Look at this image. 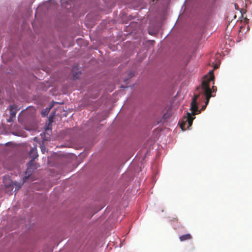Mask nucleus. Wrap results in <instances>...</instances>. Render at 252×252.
<instances>
[{
  "instance_id": "nucleus-10",
  "label": "nucleus",
  "mask_w": 252,
  "mask_h": 252,
  "mask_svg": "<svg viewBox=\"0 0 252 252\" xmlns=\"http://www.w3.org/2000/svg\"><path fill=\"white\" fill-rule=\"evenodd\" d=\"M49 122L50 123H52L53 122V117H50L49 118Z\"/></svg>"
},
{
  "instance_id": "nucleus-12",
  "label": "nucleus",
  "mask_w": 252,
  "mask_h": 252,
  "mask_svg": "<svg viewBox=\"0 0 252 252\" xmlns=\"http://www.w3.org/2000/svg\"><path fill=\"white\" fill-rule=\"evenodd\" d=\"M213 91H216L217 90V88L216 87L213 86Z\"/></svg>"
},
{
  "instance_id": "nucleus-15",
  "label": "nucleus",
  "mask_w": 252,
  "mask_h": 252,
  "mask_svg": "<svg viewBox=\"0 0 252 252\" xmlns=\"http://www.w3.org/2000/svg\"><path fill=\"white\" fill-rule=\"evenodd\" d=\"M7 179V178H6V177H4L3 180H4H4H6Z\"/></svg>"
},
{
  "instance_id": "nucleus-8",
  "label": "nucleus",
  "mask_w": 252,
  "mask_h": 252,
  "mask_svg": "<svg viewBox=\"0 0 252 252\" xmlns=\"http://www.w3.org/2000/svg\"><path fill=\"white\" fill-rule=\"evenodd\" d=\"M14 118V117H11V115H10L9 119H8L7 121L8 122L10 123L12 122Z\"/></svg>"
},
{
  "instance_id": "nucleus-7",
  "label": "nucleus",
  "mask_w": 252,
  "mask_h": 252,
  "mask_svg": "<svg viewBox=\"0 0 252 252\" xmlns=\"http://www.w3.org/2000/svg\"><path fill=\"white\" fill-rule=\"evenodd\" d=\"M81 74V72L80 71L77 72L73 74V78L74 79H76L78 77V75Z\"/></svg>"
},
{
  "instance_id": "nucleus-16",
  "label": "nucleus",
  "mask_w": 252,
  "mask_h": 252,
  "mask_svg": "<svg viewBox=\"0 0 252 252\" xmlns=\"http://www.w3.org/2000/svg\"><path fill=\"white\" fill-rule=\"evenodd\" d=\"M216 1V0H213V2H214Z\"/></svg>"
},
{
  "instance_id": "nucleus-6",
  "label": "nucleus",
  "mask_w": 252,
  "mask_h": 252,
  "mask_svg": "<svg viewBox=\"0 0 252 252\" xmlns=\"http://www.w3.org/2000/svg\"><path fill=\"white\" fill-rule=\"evenodd\" d=\"M50 109V108H47L44 110L42 111L41 112V115H42V117H45L46 115H47V114L49 112Z\"/></svg>"
},
{
  "instance_id": "nucleus-11",
  "label": "nucleus",
  "mask_w": 252,
  "mask_h": 252,
  "mask_svg": "<svg viewBox=\"0 0 252 252\" xmlns=\"http://www.w3.org/2000/svg\"><path fill=\"white\" fill-rule=\"evenodd\" d=\"M134 72H130V74H129L130 77H132L133 76H134Z\"/></svg>"
},
{
  "instance_id": "nucleus-5",
  "label": "nucleus",
  "mask_w": 252,
  "mask_h": 252,
  "mask_svg": "<svg viewBox=\"0 0 252 252\" xmlns=\"http://www.w3.org/2000/svg\"><path fill=\"white\" fill-rule=\"evenodd\" d=\"M192 239V236L190 234H186L181 235L179 237L180 241L183 242L187 240H189Z\"/></svg>"
},
{
  "instance_id": "nucleus-1",
  "label": "nucleus",
  "mask_w": 252,
  "mask_h": 252,
  "mask_svg": "<svg viewBox=\"0 0 252 252\" xmlns=\"http://www.w3.org/2000/svg\"><path fill=\"white\" fill-rule=\"evenodd\" d=\"M215 78V76L213 73V71H210L208 74L204 77L203 80L201 83V86L198 87L194 94L195 95H198L196 101L206 100L205 105L203 106L202 110L205 109L207 105L209 102V99L213 95L211 94L212 92L211 89L209 87V84L211 81H213Z\"/></svg>"
},
{
  "instance_id": "nucleus-2",
  "label": "nucleus",
  "mask_w": 252,
  "mask_h": 252,
  "mask_svg": "<svg viewBox=\"0 0 252 252\" xmlns=\"http://www.w3.org/2000/svg\"><path fill=\"white\" fill-rule=\"evenodd\" d=\"M198 96V95L196 94L192 98L190 108L191 113L187 112V116H184L180 122V127L183 130H186L187 128H189L192 124L193 120L195 119V112L198 110L197 104L196 103V99Z\"/></svg>"
},
{
  "instance_id": "nucleus-9",
  "label": "nucleus",
  "mask_w": 252,
  "mask_h": 252,
  "mask_svg": "<svg viewBox=\"0 0 252 252\" xmlns=\"http://www.w3.org/2000/svg\"><path fill=\"white\" fill-rule=\"evenodd\" d=\"M43 147H44V145L43 144L41 145L40 148H41V151L43 153H44V150H45V149H44V148H43Z\"/></svg>"
},
{
  "instance_id": "nucleus-4",
  "label": "nucleus",
  "mask_w": 252,
  "mask_h": 252,
  "mask_svg": "<svg viewBox=\"0 0 252 252\" xmlns=\"http://www.w3.org/2000/svg\"><path fill=\"white\" fill-rule=\"evenodd\" d=\"M9 111L11 115V117L15 118L16 114L17 111V106L15 105H12L10 106Z\"/></svg>"
},
{
  "instance_id": "nucleus-14",
  "label": "nucleus",
  "mask_w": 252,
  "mask_h": 252,
  "mask_svg": "<svg viewBox=\"0 0 252 252\" xmlns=\"http://www.w3.org/2000/svg\"><path fill=\"white\" fill-rule=\"evenodd\" d=\"M174 221H178L177 218H174Z\"/></svg>"
},
{
  "instance_id": "nucleus-13",
  "label": "nucleus",
  "mask_w": 252,
  "mask_h": 252,
  "mask_svg": "<svg viewBox=\"0 0 252 252\" xmlns=\"http://www.w3.org/2000/svg\"><path fill=\"white\" fill-rule=\"evenodd\" d=\"M235 8L237 9L238 7V6L237 5V4H235Z\"/></svg>"
},
{
  "instance_id": "nucleus-3",
  "label": "nucleus",
  "mask_w": 252,
  "mask_h": 252,
  "mask_svg": "<svg viewBox=\"0 0 252 252\" xmlns=\"http://www.w3.org/2000/svg\"><path fill=\"white\" fill-rule=\"evenodd\" d=\"M29 155L30 157L32 158V159L28 163V167L25 172L26 174L28 175V176H29L30 175L32 174L33 171V169H36L37 168L36 163L34 161V159H35L38 156L36 148H32L30 151Z\"/></svg>"
}]
</instances>
